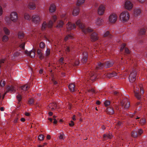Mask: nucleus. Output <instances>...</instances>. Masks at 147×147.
I'll return each instance as SVG.
<instances>
[{
    "label": "nucleus",
    "mask_w": 147,
    "mask_h": 147,
    "mask_svg": "<svg viewBox=\"0 0 147 147\" xmlns=\"http://www.w3.org/2000/svg\"><path fill=\"white\" fill-rule=\"evenodd\" d=\"M114 63L113 60L107 61L104 63L99 62L96 68L98 69H102L104 68H106L110 67L112 66Z\"/></svg>",
    "instance_id": "1"
},
{
    "label": "nucleus",
    "mask_w": 147,
    "mask_h": 147,
    "mask_svg": "<svg viewBox=\"0 0 147 147\" xmlns=\"http://www.w3.org/2000/svg\"><path fill=\"white\" fill-rule=\"evenodd\" d=\"M76 25L80 28L82 32L84 34H86L88 33L92 32L93 30L90 28H87L82 24L80 20H78L76 22Z\"/></svg>",
    "instance_id": "2"
},
{
    "label": "nucleus",
    "mask_w": 147,
    "mask_h": 147,
    "mask_svg": "<svg viewBox=\"0 0 147 147\" xmlns=\"http://www.w3.org/2000/svg\"><path fill=\"white\" fill-rule=\"evenodd\" d=\"M57 17L56 16H53L52 17V19L53 20V21L51 20H50L47 24V22H44L42 24V31H44L45 30L47 26L49 28H51L54 22H55L57 20Z\"/></svg>",
    "instance_id": "3"
},
{
    "label": "nucleus",
    "mask_w": 147,
    "mask_h": 147,
    "mask_svg": "<svg viewBox=\"0 0 147 147\" xmlns=\"http://www.w3.org/2000/svg\"><path fill=\"white\" fill-rule=\"evenodd\" d=\"M139 86L140 88V90L139 88L138 87H136V88L134 87V92L135 97L139 100L141 98V94H144V91L142 88V85L139 84Z\"/></svg>",
    "instance_id": "4"
},
{
    "label": "nucleus",
    "mask_w": 147,
    "mask_h": 147,
    "mask_svg": "<svg viewBox=\"0 0 147 147\" xmlns=\"http://www.w3.org/2000/svg\"><path fill=\"white\" fill-rule=\"evenodd\" d=\"M120 18L121 20L126 22L129 18V13L127 11H124L120 14Z\"/></svg>",
    "instance_id": "5"
},
{
    "label": "nucleus",
    "mask_w": 147,
    "mask_h": 147,
    "mask_svg": "<svg viewBox=\"0 0 147 147\" xmlns=\"http://www.w3.org/2000/svg\"><path fill=\"white\" fill-rule=\"evenodd\" d=\"M121 104L125 110L127 109L130 106V103L127 98H124L121 101Z\"/></svg>",
    "instance_id": "6"
},
{
    "label": "nucleus",
    "mask_w": 147,
    "mask_h": 147,
    "mask_svg": "<svg viewBox=\"0 0 147 147\" xmlns=\"http://www.w3.org/2000/svg\"><path fill=\"white\" fill-rule=\"evenodd\" d=\"M137 72L136 70H133L129 76V80L130 82L133 83L136 80Z\"/></svg>",
    "instance_id": "7"
},
{
    "label": "nucleus",
    "mask_w": 147,
    "mask_h": 147,
    "mask_svg": "<svg viewBox=\"0 0 147 147\" xmlns=\"http://www.w3.org/2000/svg\"><path fill=\"white\" fill-rule=\"evenodd\" d=\"M18 19V16L17 13L16 12H12L10 14V19H9V21L10 20L15 21H16ZM9 19V18H7L5 19V20L7 22V20Z\"/></svg>",
    "instance_id": "8"
},
{
    "label": "nucleus",
    "mask_w": 147,
    "mask_h": 147,
    "mask_svg": "<svg viewBox=\"0 0 147 147\" xmlns=\"http://www.w3.org/2000/svg\"><path fill=\"white\" fill-rule=\"evenodd\" d=\"M32 22L36 24H38L40 21V19L38 15H33L32 17Z\"/></svg>",
    "instance_id": "9"
},
{
    "label": "nucleus",
    "mask_w": 147,
    "mask_h": 147,
    "mask_svg": "<svg viewBox=\"0 0 147 147\" xmlns=\"http://www.w3.org/2000/svg\"><path fill=\"white\" fill-rule=\"evenodd\" d=\"M6 92H5L3 95L2 97L3 99H4L5 95L8 92H12L15 91L14 87L12 86H7L6 88Z\"/></svg>",
    "instance_id": "10"
},
{
    "label": "nucleus",
    "mask_w": 147,
    "mask_h": 147,
    "mask_svg": "<svg viewBox=\"0 0 147 147\" xmlns=\"http://www.w3.org/2000/svg\"><path fill=\"white\" fill-rule=\"evenodd\" d=\"M117 16L115 14L111 15L109 17V21L111 23H115L117 20Z\"/></svg>",
    "instance_id": "11"
},
{
    "label": "nucleus",
    "mask_w": 147,
    "mask_h": 147,
    "mask_svg": "<svg viewBox=\"0 0 147 147\" xmlns=\"http://www.w3.org/2000/svg\"><path fill=\"white\" fill-rule=\"evenodd\" d=\"M37 0H30V2L29 3L28 7L30 9H34L36 8L35 2Z\"/></svg>",
    "instance_id": "12"
},
{
    "label": "nucleus",
    "mask_w": 147,
    "mask_h": 147,
    "mask_svg": "<svg viewBox=\"0 0 147 147\" xmlns=\"http://www.w3.org/2000/svg\"><path fill=\"white\" fill-rule=\"evenodd\" d=\"M88 55L86 52H84L82 54V61L83 63H86L88 59Z\"/></svg>",
    "instance_id": "13"
},
{
    "label": "nucleus",
    "mask_w": 147,
    "mask_h": 147,
    "mask_svg": "<svg viewBox=\"0 0 147 147\" xmlns=\"http://www.w3.org/2000/svg\"><path fill=\"white\" fill-rule=\"evenodd\" d=\"M90 37L91 41H95L98 39L97 34L95 32L92 33L91 34Z\"/></svg>",
    "instance_id": "14"
},
{
    "label": "nucleus",
    "mask_w": 147,
    "mask_h": 147,
    "mask_svg": "<svg viewBox=\"0 0 147 147\" xmlns=\"http://www.w3.org/2000/svg\"><path fill=\"white\" fill-rule=\"evenodd\" d=\"M125 7L127 9H130L132 7V4L129 1H127L125 3Z\"/></svg>",
    "instance_id": "15"
},
{
    "label": "nucleus",
    "mask_w": 147,
    "mask_h": 147,
    "mask_svg": "<svg viewBox=\"0 0 147 147\" xmlns=\"http://www.w3.org/2000/svg\"><path fill=\"white\" fill-rule=\"evenodd\" d=\"M67 28L68 30H70L71 29H75L76 25L74 24H72L70 22H68L66 25Z\"/></svg>",
    "instance_id": "16"
},
{
    "label": "nucleus",
    "mask_w": 147,
    "mask_h": 147,
    "mask_svg": "<svg viewBox=\"0 0 147 147\" xmlns=\"http://www.w3.org/2000/svg\"><path fill=\"white\" fill-rule=\"evenodd\" d=\"M105 7L102 5H101L99 7L98 9V13L100 15H102L104 12Z\"/></svg>",
    "instance_id": "17"
},
{
    "label": "nucleus",
    "mask_w": 147,
    "mask_h": 147,
    "mask_svg": "<svg viewBox=\"0 0 147 147\" xmlns=\"http://www.w3.org/2000/svg\"><path fill=\"white\" fill-rule=\"evenodd\" d=\"M25 52L26 54H27L28 55L32 58H34L35 57V53L34 50H32L30 52L26 50L25 51Z\"/></svg>",
    "instance_id": "18"
},
{
    "label": "nucleus",
    "mask_w": 147,
    "mask_h": 147,
    "mask_svg": "<svg viewBox=\"0 0 147 147\" xmlns=\"http://www.w3.org/2000/svg\"><path fill=\"white\" fill-rule=\"evenodd\" d=\"M125 45L123 44L122 45H121V47L120 49V51H122L125 49V53L127 54H129L130 53V51L127 48H125Z\"/></svg>",
    "instance_id": "19"
},
{
    "label": "nucleus",
    "mask_w": 147,
    "mask_h": 147,
    "mask_svg": "<svg viewBox=\"0 0 147 147\" xmlns=\"http://www.w3.org/2000/svg\"><path fill=\"white\" fill-rule=\"evenodd\" d=\"M79 11L80 9L78 7H77L75 8L73 11V15L76 16L78 15L79 13Z\"/></svg>",
    "instance_id": "20"
},
{
    "label": "nucleus",
    "mask_w": 147,
    "mask_h": 147,
    "mask_svg": "<svg viewBox=\"0 0 147 147\" xmlns=\"http://www.w3.org/2000/svg\"><path fill=\"white\" fill-rule=\"evenodd\" d=\"M64 24V23L63 21L60 20L58 21L57 23V25L56 28H62Z\"/></svg>",
    "instance_id": "21"
},
{
    "label": "nucleus",
    "mask_w": 147,
    "mask_h": 147,
    "mask_svg": "<svg viewBox=\"0 0 147 147\" xmlns=\"http://www.w3.org/2000/svg\"><path fill=\"white\" fill-rule=\"evenodd\" d=\"M141 13V11L139 9L136 8L134 10V13L135 16H137L140 15Z\"/></svg>",
    "instance_id": "22"
},
{
    "label": "nucleus",
    "mask_w": 147,
    "mask_h": 147,
    "mask_svg": "<svg viewBox=\"0 0 147 147\" xmlns=\"http://www.w3.org/2000/svg\"><path fill=\"white\" fill-rule=\"evenodd\" d=\"M37 53L40 59L42 60L44 58V56L42 54L41 52V50L40 49H38Z\"/></svg>",
    "instance_id": "23"
},
{
    "label": "nucleus",
    "mask_w": 147,
    "mask_h": 147,
    "mask_svg": "<svg viewBox=\"0 0 147 147\" xmlns=\"http://www.w3.org/2000/svg\"><path fill=\"white\" fill-rule=\"evenodd\" d=\"M103 22V20L102 19L98 18L96 20L95 23L97 25L100 26L102 25Z\"/></svg>",
    "instance_id": "24"
},
{
    "label": "nucleus",
    "mask_w": 147,
    "mask_h": 147,
    "mask_svg": "<svg viewBox=\"0 0 147 147\" xmlns=\"http://www.w3.org/2000/svg\"><path fill=\"white\" fill-rule=\"evenodd\" d=\"M107 113L110 115L113 114L114 113V111L113 108L111 107H109L107 109Z\"/></svg>",
    "instance_id": "25"
},
{
    "label": "nucleus",
    "mask_w": 147,
    "mask_h": 147,
    "mask_svg": "<svg viewBox=\"0 0 147 147\" xmlns=\"http://www.w3.org/2000/svg\"><path fill=\"white\" fill-rule=\"evenodd\" d=\"M146 29L144 28L141 29L139 31V36H144L145 34Z\"/></svg>",
    "instance_id": "26"
},
{
    "label": "nucleus",
    "mask_w": 147,
    "mask_h": 147,
    "mask_svg": "<svg viewBox=\"0 0 147 147\" xmlns=\"http://www.w3.org/2000/svg\"><path fill=\"white\" fill-rule=\"evenodd\" d=\"M56 105L55 102L50 103L49 105V107L50 108L52 111H53L56 108Z\"/></svg>",
    "instance_id": "27"
},
{
    "label": "nucleus",
    "mask_w": 147,
    "mask_h": 147,
    "mask_svg": "<svg viewBox=\"0 0 147 147\" xmlns=\"http://www.w3.org/2000/svg\"><path fill=\"white\" fill-rule=\"evenodd\" d=\"M69 88L71 92H74L76 90V88H75V86L73 84H71L69 86Z\"/></svg>",
    "instance_id": "28"
},
{
    "label": "nucleus",
    "mask_w": 147,
    "mask_h": 147,
    "mask_svg": "<svg viewBox=\"0 0 147 147\" xmlns=\"http://www.w3.org/2000/svg\"><path fill=\"white\" fill-rule=\"evenodd\" d=\"M56 10V7L54 4H52L50 5L49 8L50 12L52 13L54 12Z\"/></svg>",
    "instance_id": "29"
},
{
    "label": "nucleus",
    "mask_w": 147,
    "mask_h": 147,
    "mask_svg": "<svg viewBox=\"0 0 147 147\" xmlns=\"http://www.w3.org/2000/svg\"><path fill=\"white\" fill-rule=\"evenodd\" d=\"M90 74L89 75L90 76V79L92 80H95L96 78V76L95 75L93 72H90V73H89Z\"/></svg>",
    "instance_id": "30"
},
{
    "label": "nucleus",
    "mask_w": 147,
    "mask_h": 147,
    "mask_svg": "<svg viewBox=\"0 0 147 147\" xmlns=\"http://www.w3.org/2000/svg\"><path fill=\"white\" fill-rule=\"evenodd\" d=\"M117 75V73L113 72L111 73H109L107 74V76L108 78H111Z\"/></svg>",
    "instance_id": "31"
},
{
    "label": "nucleus",
    "mask_w": 147,
    "mask_h": 147,
    "mask_svg": "<svg viewBox=\"0 0 147 147\" xmlns=\"http://www.w3.org/2000/svg\"><path fill=\"white\" fill-rule=\"evenodd\" d=\"M108 37L109 38H111L112 37V36L110 34L109 31H107L104 34V37Z\"/></svg>",
    "instance_id": "32"
},
{
    "label": "nucleus",
    "mask_w": 147,
    "mask_h": 147,
    "mask_svg": "<svg viewBox=\"0 0 147 147\" xmlns=\"http://www.w3.org/2000/svg\"><path fill=\"white\" fill-rule=\"evenodd\" d=\"M131 136L134 138H136L138 136V131H133L131 133Z\"/></svg>",
    "instance_id": "33"
},
{
    "label": "nucleus",
    "mask_w": 147,
    "mask_h": 147,
    "mask_svg": "<svg viewBox=\"0 0 147 147\" xmlns=\"http://www.w3.org/2000/svg\"><path fill=\"white\" fill-rule=\"evenodd\" d=\"M21 88L22 90L26 91L29 88V86L28 84H26L21 87Z\"/></svg>",
    "instance_id": "34"
},
{
    "label": "nucleus",
    "mask_w": 147,
    "mask_h": 147,
    "mask_svg": "<svg viewBox=\"0 0 147 147\" xmlns=\"http://www.w3.org/2000/svg\"><path fill=\"white\" fill-rule=\"evenodd\" d=\"M112 136L109 134H105L103 136V138L105 139H109L111 138Z\"/></svg>",
    "instance_id": "35"
},
{
    "label": "nucleus",
    "mask_w": 147,
    "mask_h": 147,
    "mask_svg": "<svg viewBox=\"0 0 147 147\" xmlns=\"http://www.w3.org/2000/svg\"><path fill=\"white\" fill-rule=\"evenodd\" d=\"M24 36V34L23 32H20L18 33V37L19 38L22 39L23 38Z\"/></svg>",
    "instance_id": "36"
},
{
    "label": "nucleus",
    "mask_w": 147,
    "mask_h": 147,
    "mask_svg": "<svg viewBox=\"0 0 147 147\" xmlns=\"http://www.w3.org/2000/svg\"><path fill=\"white\" fill-rule=\"evenodd\" d=\"M24 17L25 19L28 20H30L31 18L30 16L27 13H26L24 14Z\"/></svg>",
    "instance_id": "37"
},
{
    "label": "nucleus",
    "mask_w": 147,
    "mask_h": 147,
    "mask_svg": "<svg viewBox=\"0 0 147 147\" xmlns=\"http://www.w3.org/2000/svg\"><path fill=\"white\" fill-rule=\"evenodd\" d=\"M73 38V36L69 34L66 36L64 38V40L66 41L68 39H71Z\"/></svg>",
    "instance_id": "38"
},
{
    "label": "nucleus",
    "mask_w": 147,
    "mask_h": 147,
    "mask_svg": "<svg viewBox=\"0 0 147 147\" xmlns=\"http://www.w3.org/2000/svg\"><path fill=\"white\" fill-rule=\"evenodd\" d=\"M3 30L5 33L7 35H9L10 33V32L8 29L6 27H4Z\"/></svg>",
    "instance_id": "39"
},
{
    "label": "nucleus",
    "mask_w": 147,
    "mask_h": 147,
    "mask_svg": "<svg viewBox=\"0 0 147 147\" xmlns=\"http://www.w3.org/2000/svg\"><path fill=\"white\" fill-rule=\"evenodd\" d=\"M84 2V0H78L77 1V5L78 6H79L83 3Z\"/></svg>",
    "instance_id": "40"
},
{
    "label": "nucleus",
    "mask_w": 147,
    "mask_h": 147,
    "mask_svg": "<svg viewBox=\"0 0 147 147\" xmlns=\"http://www.w3.org/2000/svg\"><path fill=\"white\" fill-rule=\"evenodd\" d=\"M45 47V43L43 42H40V48L43 49Z\"/></svg>",
    "instance_id": "41"
},
{
    "label": "nucleus",
    "mask_w": 147,
    "mask_h": 147,
    "mask_svg": "<svg viewBox=\"0 0 147 147\" xmlns=\"http://www.w3.org/2000/svg\"><path fill=\"white\" fill-rule=\"evenodd\" d=\"M8 39V37L6 35H4L2 38V41L4 42H6Z\"/></svg>",
    "instance_id": "42"
},
{
    "label": "nucleus",
    "mask_w": 147,
    "mask_h": 147,
    "mask_svg": "<svg viewBox=\"0 0 147 147\" xmlns=\"http://www.w3.org/2000/svg\"><path fill=\"white\" fill-rule=\"evenodd\" d=\"M44 136L42 134H40L39 136L38 139L40 141H42L44 139Z\"/></svg>",
    "instance_id": "43"
},
{
    "label": "nucleus",
    "mask_w": 147,
    "mask_h": 147,
    "mask_svg": "<svg viewBox=\"0 0 147 147\" xmlns=\"http://www.w3.org/2000/svg\"><path fill=\"white\" fill-rule=\"evenodd\" d=\"M6 59H3L0 60V68L1 67L2 64L4 63V62L6 60Z\"/></svg>",
    "instance_id": "44"
},
{
    "label": "nucleus",
    "mask_w": 147,
    "mask_h": 147,
    "mask_svg": "<svg viewBox=\"0 0 147 147\" xmlns=\"http://www.w3.org/2000/svg\"><path fill=\"white\" fill-rule=\"evenodd\" d=\"M16 97L18 100L19 101V102L21 100V96L20 94H19Z\"/></svg>",
    "instance_id": "45"
},
{
    "label": "nucleus",
    "mask_w": 147,
    "mask_h": 147,
    "mask_svg": "<svg viewBox=\"0 0 147 147\" xmlns=\"http://www.w3.org/2000/svg\"><path fill=\"white\" fill-rule=\"evenodd\" d=\"M110 103L109 101L107 100L105 101L104 104L105 106H107L110 105Z\"/></svg>",
    "instance_id": "46"
},
{
    "label": "nucleus",
    "mask_w": 147,
    "mask_h": 147,
    "mask_svg": "<svg viewBox=\"0 0 147 147\" xmlns=\"http://www.w3.org/2000/svg\"><path fill=\"white\" fill-rule=\"evenodd\" d=\"M65 136V135L64 133L60 134V135L59 136V138L60 139H64V137Z\"/></svg>",
    "instance_id": "47"
},
{
    "label": "nucleus",
    "mask_w": 147,
    "mask_h": 147,
    "mask_svg": "<svg viewBox=\"0 0 147 147\" xmlns=\"http://www.w3.org/2000/svg\"><path fill=\"white\" fill-rule=\"evenodd\" d=\"M146 122L145 120L144 119H142L140 120V123L142 125L144 124Z\"/></svg>",
    "instance_id": "48"
},
{
    "label": "nucleus",
    "mask_w": 147,
    "mask_h": 147,
    "mask_svg": "<svg viewBox=\"0 0 147 147\" xmlns=\"http://www.w3.org/2000/svg\"><path fill=\"white\" fill-rule=\"evenodd\" d=\"M50 53V50L49 49H47V51H46V55L47 56H49Z\"/></svg>",
    "instance_id": "49"
},
{
    "label": "nucleus",
    "mask_w": 147,
    "mask_h": 147,
    "mask_svg": "<svg viewBox=\"0 0 147 147\" xmlns=\"http://www.w3.org/2000/svg\"><path fill=\"white\" fill-rule=\"evenodd\" d=\"M137 131L138 134L139 135H140L143 132V130L142 129H138Z\"/></svg>",
    "instance_id": "50"
},
{
    "label": "nucleus",
    "mask_w": 147,
    "mask_h": 147,
    "mask_svg": "<svg viewBox=\"0 0 147 147\" xmlns=\"http://www.w3.org/2000/svg\"><path fill=\"white\" fill-rule=\"evenodd\" d=\"M5 81H3V80H1L0 84L1 85L2 87H3L5 85Z\"/></svg>",
    "instance_id": "51"
},
{
    "label": "nucleus",
    "mask_w": 147,
    "mask_h": 147,
    "mask_svg": "<svg viewBox=\"0 0 147 147\" xmlns=\"http://www.w3.org/2000/svg\"><path fill=\"white\" fill-rule=\"evenodd\" d=\"M33 102H34L33 100L32 99H30L28 101V103L29 104H30V105L32 104V103H33Z\"/></svg>",
    "instance_id": "52"
},
{
    "label": "nucleus",
    "mask_w": 147,
    "mask_h": 147,
    "mask_svg": "<svg viewBox=\"0 0 147 147\" xmlns=\"http://www.w3.org/2000/svg\"><path fill=\"white\" fill-rule=\"evenodd\" d=\"M25 43H23L21 44L20 46L21 48H22L23 49H24L25 48Z\"/></svg>",
    "instance_id": "53"
},
{
    "label": "nucleus",
    "mask_w": 147,
    "mask_h": 147,
    "mask_svg": "<svg viewBox=\"0 0 147 147\" xmlns=\"http://www.w3.org/2000/svg\"><path fill=\"white\" fill-rule=\"evenodd\" d=\"M53 117L54 118V121L53 122V123L55 124H56L57 123V120L55 119V118L56 117V116L55 115H54L53 116Z\"/></svg>",
    "instance_id": "54"
},
{
    "label": "nucleus",
    "mask_w": 147,
    "mask_h": 147,
    "mask_svg": "<svg viewBox=\"0 0 147 147\" xmlns=\"http://www.w3.org/2000/svg\"><path fill=\"white\" fill-rule=\"evenodd\" d=\"M20 53L18 52H16V53H14V55L15 57H17L19 55Z\"/></svg>",
    "instance_id": "55"
},
{
    "label": "nucleus",
    "mask_w": 147,
    "mask_h": 147,
    "mask_svg": "<svg viewBox=\"0 0 147 147\" xmlns=\"http://www.w3.org/2000/svg\"><path fill=\"white\" fill-rule=\"evenodd\" d=\"M69 125L70 126H73L74 125V123L72 121H71V123H69Z\"/></svg>",
    "instance_id": "56"
},
{
    "label": "nucleus",
    "mask_w": 147,
    "mask_h": 147,
    "mask_svg": "<svg viewBox=\"0 0 147 147\" xmlns=\"http://www.w3.org/2000/svg\"><path fill=\"white\" fill-rule=\"evenodd\" d=\"M66 51L67 52H69L70 51V49L69 47L68 46L67 47L66 49Z\"/></svg>",
    "instance_id": "57"
},
{
    "label": "nucleus",
    "mask_w": 147,
    "mask_h": 147,
    "mask_svg": "<svg viewBox=\"0 0 147 147\" xmlns=\"http://www.w3.org/2000/svg\"><path fill=\"white\" fill-rule=\"evenodd\" d=\"M88 91L89 92H91L92 93H95V90L93 89H92L90 90H89Z\"/></svg>",
    "instance_id": "58"
},
{
    "label": "nucleus",
    "mask_w": 147,
    "mask_h": 147,
    "mask_svg": "<svg viewBox=\"0 0 147 147\" xmlns=\"http://www.w3.org/2000/svg\"><path fill=\"white\" fill-rule=\"evenodd\" d=\"M79 63V61H76L74 63V65H78Z\"/></svg>",
    "instance_id": "59"
},
{
    "label": "nucleus",
    "mask_w": 147,
    "mask_h": 147,
    "mask_svg": "<svg viewBox=\"0 0 147 147\" xmlns=\"http://www.w3.org/2000/svg\"><path fill=\"white\" fill-rule=\"evenodd\" d=\"M3 13V10L2 8L0 7V16H1Z\"/></svg>",
    "instance_id": "60"
},
{
    "label": "nucleus",
    "mask_w": 147,
    "mask_h": 147,
    "mask_svg": "<svg viewBox=\"0 0 147 147\" xmlns=\"http://www.w3.org/2000/svg\"><path fill=\"white\" fill-rule=\"evenodd\" d=\"M52 80L53 81V83L54 85H56L57 84V82L56 81H55V80H53V79Z\"/></svg>",
    "instance_id": "61"
},
{
    "label": "nucleus",
    "mask_w": 147,
    "mask_h": 147,
    "mask_svg": "<svg viewBox=\"0 0 147 147\" xmlns=\"http://www.w3.org/2000/svg\"><path fill=\"white\" fill-rule=\"evenodd\" d=\"M113 93H114V94L115 95V96H118V94H119V93L118 92H117V91H115V92H114Z\"/></svg>",
    "instance_id": "62"
},
{
    "label": "nucleus",
    "mask_w": 147,
    "mask_h": 147,
    "mask_svg": "<svg viewBox=\"0 0 147 147\" xmlns=\"http://www.w3.org/2000/svg\"><path fill=\"white\" fill-rule=\"evenodd\" d=\"M63 57H61L59 60L60 62L61 63H63Z\"/></svg>",
    "instance_id": "63"
},
{
    "label": "nucleus",
    "mask_w": 147,
    "mask_h": 147,
    "mask_svg": "<svg viewBox=\"0 0 147 147\" xmlns=\"http://www.w3.org/2000/svg\"><path fill=\"white\" fill-rule=\"evenodd\" d=\"M47 139L49 140L51 138V136L49 135H47Z\"/></svg>",
    "instance_id": "64"
}]
</instances>
